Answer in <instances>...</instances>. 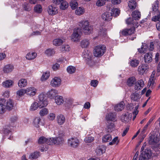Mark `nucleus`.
<instances>
[{
	"instance_id": "f257e3e1",
	"label": "nucleus",
	"mask_w": 160,
	"mask_h": 160,
	"mask_svg": "<svg viewBox=\"0 0 160 160\" xmlns=\"http://www.w3.org/2000/svg\"><path fill=\"white\" fill-rule=\"evenodd\" d=\"M78 25L80 29L86 34L91 33L93 30L92 26L90 24L88 20H82L79 22Z\"/></svg>"
},
{
	"instance_id": "f03ea898",
	"label": "nucleus",
	"mask_w": 160,
	"mask_h": 160,
	"mask_svg": "<svg viewBox=\"0 0 160 160\" xmlns=\"http://www.w3.org/2000/svg\"><path fill=\"white\" fill-rule=\"evenodd\" d=\"M159 2L158 1H155L152 6V13L153 14L155 15L152 19V21L156 22L159 21L160 22V14L158 10Z\"/></svg>"
},
{
	"instance_id": "7ed1b4c3",
	"label": "nucleus",
	"mask_w": 160,
	"mask_h": 160,
	"mask_svg": "<svg viewBox=\"0 0 160 160\" xmlns=\"http://www.w3.org/2000/svg\"><path fill=\"white\" fill-rule=\"evenodd\" d=\"M106 51V46L103 45H99L94 48L93 54L96 57L102 56Z\"/></svg>"
},
{
	"instance_id": "20e7f679",
	"label": "nucleus",
	"mask_w": 160,
	"mask_h": 160,
	"mask_svg": "<svg viewBox=\"0 0 160 160\" xmlns=\"http://www.w3.org/2000/svg\"><path fill=\"white\" fill-rule=\"evenodd\" d=\"M91 56V52L87 50H84L82 54V56L83 59L86 61V63L90 66L92 65L93 62L92 60V57Z\"/></svg>"
},
{
	"instance_id": "39448f33",
	"label": "nucleus",
	"mask_w": 160,
	"mask_h": 160,
	"mask_svg": "<svg viewBox=\"0 0 160 160\" xmlns=\"http://www.w3.org/2000/svg\"><path fill=\"white\" fill-rule=\"evenodd\" d=\"M152 153L150 149H145L141 153L139 158V160H148L151 158Z\"/></svg>"
},
{
	"instance_id": "423d86ee",
	"label": "nucleus",
	"mask_w": 160,
	"mask_h": 160,
	"mask_svg": "<svg viewBox=\"0 0 160 160\" xmlns=\"http://www.w3.org/2000/svg\"><path fill=\"white\" fill-rule=\"evenodd\" d=\"M148 140L149 144L153 145L154 147L156 148L158 147V143L159 139L156 135L150 133Z\"/></svg>"
},
{
	"instance_id": "0eeeda50",
	"label": "nucleus",
	"mask_w": 160,
	"mask_h": 160,
	"mask_svg": "<svg viewBox=\"0 0 160 160\" xmlns=\"http://www.w3.org/2000/svg\"><path fill=\"white\" fill-rule=\"evenodd\" d=\"M82 31L80 28H75L71 36L72 41L77 42L80 39Z\"/></svg>"
},
{
	"instance_id": "6e6552de",
	"label": "nucleus",
	"mask_w": 160,
	"mask_h": 160,
	"mask_svg": "<svg viewBox=\"0 0 160 160\" xmlns=\"http://www.w3.org/2000/svg\"><path fill=\"white\" fill-rule=\"evenodd\" d=\"M68 145L73 148H77L80 144L79 139L76 137H72L68 140Z\"/></svg>"
},
{
	"instance_id": "1a4fd4ad",
	"label": "nucleus",
	"mask_w": 160,
	"mask_h": 160,
	"mask_svg": "<svg viewBox=\"0 0 160 160\" xmlns=\"http://www.w3.org/2000/svg\"><path fill=\"white\" fill-rule=\"evenodd\" d=\"M62 80L61 78L59 77H55L51 81V86L54 88L59 87L61 84Z\"/></svg>"
},
{
	"instance_id": "9d476101",
	"label": "nucleus",
	"mask_w": 160,
	"mask_h": 160,
	"mask_svg": "<svg viewBox=\"0 0 160 160\" xmlns=\"http://www.w3.org/2000/svg\"><path fill=\"white\" fill-rule=\"evenodd\" d=\"M63 134L62 133L60 134L59 136L56 138H51V142L50 144H51V145L53 144H59L62 142L63 141Z\"/></svg>"
},
{
	"instance_id": "9b49d317",
	"label": "nucleus",
	"mask_w": 160,
	"mask_h": 160,
	"mask_svg": "<svg viewBox=\"0 0 160 160\" xmlns=\"http://www.w3.org/2000/svg\"><path fill=\"white\" fill-rule=\"evenodd\" d=\"M148 68V66L147 64H141L139 66L138 71L140 74L142 75L147 72Z\"/></svg>"
},
{
	"instance_id": "f8f14e48",
	"label": "nucleus",
	"mask_w": 160,
	"mask_h": 160,
	"mask_svg": "<svg viewBox=\"0 0 160 160\" xmlns=\"http://www.w3.org/2000/svg\"><path fill=\"white\" fill-rule=\"evenodd\" d=\"M26 94L29 96L32 97L36 94L37 92V89L34 87H31L26 89Z\"/></svg>"
},
{
	"instance_id": "ddd939ff",
	"label": "nucleus",
	"mask_w": 160,
	"mask_h": 160,
	"mask_svg": "<svg viewBox=\"0 0 160 160\" xmlns=\"http://www.w3.org/2000/svg\"><path fill=\"white\" fill-rule=\"evenodd\" d=\"M48 11L49 15H53L58 13V9L56 6L51 5L48 6Z\"/></svg>"
},
{
	"instance_id": "4468645a",
	"label": "nucleus",
	"mask_w": 160,
	"mask_h": 160,
	"mask_svg": "<svg viewBox=\"0 0 160 160\" xmlns=\"http://www.w3.org/2000/svg\"><path fill=\"white\" fill-rule=\"evenodd\" d=\"M14 69V66L12 65L8 64L4 66L2 70L5 73H10Z\"/></svg>"
},
{
	"instance_id": "2eb2a0df",
	"label": "nucleus",
	"mask_w": 160,
	"mask_h": 160,
	"mask_svg": "<svg viewBox=\"0 0 160 160\" xmlns=\"http://www.w3.org/2000/svg\"><path fill=\"white\" fill-rule=\"evenodd\" d=\"M102 18L104 21H110L112 18V13L108 12H106L102 14Z\"/></svg>"
},
{
	"instance_id": "dca6fc26",
	"label": "nucleus",
	"mask_w": 160,
	"mask_h": 160,
	"mask_svg": "<svg viewBox=\"0 0 160 160\" xmlns=\"http://www.w3.org/2000/svg\"><path fill=\"white\" fill-rule=\"evenodd\" d=\"M51 138H47L44 137H41L38 139V142L40 144L47 143L48 145H51V144H49L51 142Z\"/></svg>"
},
{
	"instance_id": "f3484780",
	"label": "nucleus",
	"mask_w": 160,
	"mask_h": 160,
	"mask_svg": "<svg viewBox=\"0 0 160 160\" xmlns=\"http://www.w3.org/2000/svg\"><path fill=\"white\" fill-rule=\"evenodd\" d=\"M58 94V91L54 89L49 90L47 93L48 97L51 99H53L55 96Z\"/></svg>"
},
{
	"instance_id": "a211bd4d",
	"label": "nucleus",
	"mask_w": 160,
	"mask_h": 160,
	"mask_svg": "<svg viewBox=\"0 0 160 160\" xmlns=\"http://www.w3.org/2000/svg\"><path fill=\"white\" fill-rule=\"evenodd\" d=\"M13 81L12 80L9 79L3 82L2 83V85L5 88H9L12 87L13 85Z\"/></svg>"
},
{
	"instance_id": "6ab92c4d",
	"label": "nucleus",
	"mask_w": 160,
	"mask_h": 160,
	"mask_svg": "<svg viewBox=\"0 0 160 160\" xmlns=\"http://www.w3.org/2000/svg\"><path fill=\"white\" fill-rule=\"evenodd\" d=\"M144 82L142 79H140L136 82L135 85V89L137 90H139L142 88L144 86Z\"/></svg>"
},
{
	"instance_id": "aec40b11",
	"label": "nucleus",
	"mask_w": 160,
	"mask_h": 160,
	"mask_svg": "<svg viewBox=\"0 0 160 160\" xmlns=\"http://www.w3.org/2000/svg\"><path fill=\"white\" fill-rule=\"evenodd\" d=\"M41 119L39 117H35L33 119L32 123L33 125L36 128H38L40 127Z\"/></svg>"
},
{
	"instance_id": "412c9836",
	"label": "nucleus",
	"mask_w": 160,
	"mask_h": 160,
	"mask_svg": "<svg viewBox=\"0 0 160 160\" xmlns=\"http://www.w3.org/2000/svg\"><path fill=\"white\" fill-rule=\"evenodd\" d=\"M14 106V102L11 99H9L6 102L5 107L6 108L9 110L13 109Z\"/></svg>"
},
{
	"instance_id": "4be33fe9",
	"label": "nucleus",
	"mask_w": 160,
	"mask_h": 160,
	"mask_svg": "<svg viewBox=\"0 0 160 160\" xmlns=\"http://www.w3.org/2000/svg\"><path fill=\"white\" fill-rule=\"evenodd\" d=\"M57 121L59 125H62L65 122V117L63 115L59 114L57 117Z\"/></svg>"
},
{
	"instance_id": "5701e85b",
	"label": "nucleus",
	"mask_w": 160,
	"mask_h": 160,
	"mask_svg": "<svg viewBox=\"0 0 160 160\" xmlns=\"http://www.w3.org/2000/svg\"><path fill=\"white\" fill-rule=\"evenodd\" d=\"M6 101L4 99L0 101V113L2 114L4 112L6 109L5 107Z\"/></svg>"
},
{
	"instance_id": "b1692460",
	"label": "nucleus",
	"mask_w": 160,
	"mask_h": 160,
	"mask_svg": "<svg viewBox=\"0 0 160 160\" xmlns=\"http://www.w3.org/2000/svg\"><path fill=\"white\" fill-rule=\"evenodd\" d=\"M132 16L133 19L138 20L141 18V12L138 10H135L132 12Z\"/></svg>"
},
{
	"instance_id": "393cba45",
	"label": "nucleus",
	"mask_w": 160,
	"mask_h": 160,
	"mask_svg": "<svg viewBox=\"0 0 160 160\" xmlns=\"http://www.w3.org/2000/svg\"><path fill=\"white\" fill-rule=\"evenodd\" d=\"M90 41L87 39H85L82 40L80 42V46L82 48H87L90 44Z\"/></svg>"
},
{
	"instance_id": "a878e982",
	"label": "nucleus",
	"mask_w": 160,
	"mask_h": 160,
	"mask_svg": "<svg viewBox=\"0 0 160 160\" xmlns=\"http://www.w3.org/2000/svg\"><path fill=\"white\" fill-rule=\"evenodd\" d=\"M55 102L57 105H60L63 103L64 100L62 96L57 95L55 97Z\"/></svg>"
},
{
	"instance_id": "bb28decb",
	"label": "nucleus",
	"mask_w": 160,
	"mask_h": 160,
	"mask_svg": "<svg viewBox=\"0 0 160 160\" xmlns=\"http://www.w3.org/2000/svg\"><path fill=\"white\" fill-rule=\"evenodd\" d=\"M18 86L20 88H24L27 85V80L24 78H21L18 82Z\"/></svg>"
},
{
	"instance_id": "cd10ccee",
	"label": "nucleus",
	"mask_w": 160,
	"mask_h": 160,
	"mask_svg": "<svg viewBox=\"0 0 160 160\" xmlns=\"http://www.w3.org/2000/svg\"><path fill=\"white\" fill-rule=\"evenodd\" d=\"M125 106V104L123 102H122L114 107V109L116 111H121L123 110Z\"/></svg>"
},
{
	"instance_id": "c85d7f7f",
	"label": "nucleus",
	"mask_w": 160,
	"mask_h": 160,
	"mask_svg": "<svg viewBox=\"0 0 160 160\" xmlns=\"http://www.w3.org/2000/svg\"><path fill=\"white\" fill-rule=\"evenodd\" d=\"M55 53V51L53 48H49L44 51V54L48 57L53 56Z\"/></svg>"
},
{
	"instance_id": "c756f323",
	"label": "nucleus",
	"mask_w": 160,
	"mask_h": 160,
	"mask_svg": "<svg viewBox=\"0 0 160 160\" xmlns=\"http://www.w3.org/2000/svg\"><path fill=\"white\" fill-rule=\"evenodd\" d=\"M152 55L150 52H148L144 55V60L146 63H149L152 60Z\"/></svg>"
},
{
	"instance_id": "7c9ffc66",
	"label": "nucleus",
	"mask_w": 160,
	"mask_h": 160,
	"mask_svg": "<svg viewBox=\"0 0 160 160\" xmlns=\"http://www.w3.org/2000/svg\"><path fill=\"white\" fill-rule=\"evenodd\" d=\"M135 28V27L132 28L125 29L122 31V34L125 35H131L134 33Z\"/></svg>"
},
{
	"instance_id": "2f4dec72",
	"label": "nucleus",
	"mask_w": 160,
	"mask_h": 160,
	"mask_svg": "<svg viewBox=\"0 0 160 160\" xmlns=\"http://www.w3.org/2000/svg\"><path fill=\"white\" fill-rule=\"evenodd\" d=\"M85 12V9L83 7H81L77 8L75 10V14L78 16L83 14Z\"/></svg>"
},
{
	"instance_id": "473e14b6",
	"label": "nucleus",
	"mask_w": 160,
	"mask_h": 160,
	"mask_svg": "<svg viewBox=\"0 0 160 160\" xmlns=\"http://www.w3.org/2000/svg\"><path fill=\"white\" fill-rule=\"evenodd\" d=\"M65 41V39H62L60 38H56L53 41V44L56 46H59L61 45Z\"/></svg>"
},
{
	"instance_id": "72a5a7b5",
	"label": "nucleus",
	"mask_w": 160,
	"mask_h": 160,
	"mask_svg": "<svg viewBox=\"0 0 160 160\" xmlns=\"http://www.w3.org/2000/svg\"><path fill=\"white\" fill-rule=\"evenodd\" d=\"M137 4L134 0H130L128 2V6L130 9H135L136 7Z\"/></svg>"
},
{
	"instance_id": "f704fd0d",
	"label": "nucleus",
	"mask_w": 160,
	"mask_h": 160,
	"mask_svg": "<svg viewBox=\"0 0 160 160\" xmlns=\"http://www.w3.org/2000/svg\"><path fill=\"white\" fill-rule=\"evenodd\" d=\"M37 56V54L36 52H30L27 54L26 58L28 60H31L34 59Z\"/></svg>"
},
{
	"instance_id": "c9c22d12",
	"label": "nucleus",
	"mask_w": 160,
	"mask_h": 160,
	"mask_svg": "<svg viewBox=\"0 0 160 160\" xmlns=\"http://www.w3.org/2000/svg\"><path fill=\"white\" fill-rule=\"evenodd\" d=\"M50 74V72L48 71H47L44 72L41 77V80L42 81H46L49 77Z\"/></svg>"
},
{
	"instance_id": "e433bc0d",
	"label": "nucleus",
	"mask_w": 160,
	"mask_h": 160,
	"mask_svg": "<svg viewBox=\"0 0 160 160\" xmlns=\"http://www.w3.org/2000/svg\"><path fill=\"white\" fill-rule=\"evenodd\" d=\"M107 129L108 132H112L114 129V124L110 121H108L107 123Z\"/></svg>"
},
{
	"instance_id": "4c0bfd02",
	"label": "nucleus",
	"mask_w": 160,
	"mask_h": 160,
	"mask_svg": "<svg viewBox=\"0 0 160 160\" xmlns=\"http://www.w3.org/2000/svg\"><path fill=\"white\" fill-rule=\"evenodd\" d=\"M60 50L61 52H69L70 51L71 48L67 44L63 45L60 47Z\"/></svg>"
},
{
	"instance_id": "58836bf2",
	"label": "nucleus",
	"mask_w": 160,
	"mask_h": 160,
	"mask_svg": "<svg viewBox=\"0 0 160 160\" xmlns=\"http://www.w3.org/2000/svg\"><path fill=\"white\" fill-rule=\"evenodd\" d=\"M129 116H130V118L132 116L131 115L128 114V113L122 115L121 118L122 121L123 122H128L129 120L130 119Z\"/></svg>"
},
{
	"instance_id": "ea45409f",
	"label": "nucleus",
	"mask_w": 160,
	"mask_h": 160,
	"mask_svg": "<svg viewBox=\"0 0 160 160\" xmlns=\"http://www.w3.org/2000/svg\"><path fill=\"white\" fill-rule=\"evenodd\" d=\"M136 82V79L134 77H132L128 79L127 81V84L130 86L133 84H135Z\"/></svg>"
},
{
	"instance_id": "a19ab883",
	"label": "nucleus",
	"mask_w": 160,
	"mask_h": 160,
	"mask_svg": "<svg viewBox=\"0 0 160 160\" xmlns=\"http://www.w3.org/2000/svg\"><path fill=\"white\" fill-rule=\"evenodd\" d=\"M17 119V117L15 116H13L10 118L9 122L10 127H12L14 126Z\"/></svg>"
},
{
	"instance_id": "79ce46f5",
	"label": "nucleus",
	"mask_w": 160,
	"mask_h": 160,
	"mask_svg": "<svg viewBox=\"0 0 160 160\" xmlns=\"http://www.w3.org/2000/svg\"><path fill=\"white\" fill-rule=\"evenodd\" d=\"M148 48V46L145 43L142 44L141 48L138 49V51L140 53H145L147 51Z\"/></svg>"
},
{
	"instance_id": "37998d69",
	"label": "nucleus",
	"mask_w": 160,
	"mask_h": 160,
	"mask_svg": "<svg viewBox=\"0 0 160 160\" xmlns=\"http://www.w3.org/2000/svg\"><path fill=\"white\" fill-rule=\"evenodd\" d=\"M68 7V4L66 1H62L61 2L60 6V8L62 10H64L67 9Z\"/></svg>"
},
{
	"instance_id": "c03bdc74",
	"label": "nucleus",
	"mask_w": 160,
	"mask_h": 160,
	"mask_svg": "<svg viewBox=\"0 0 160 160\" xmlns=\"http://www.w3.org/2000/svg\"><path fill=\"white\" fill-rule=\"evenodd\" d=\"M119 142V140L118 137L114 138L111 142L109 143V145H117Z\"/></svg>"
},
{
	"instance_id": "a18cd8bd",
	"label": "nucleus",
	"mask_w": 160,
	"mask_h": 160,
	"mask_svg": "<svg viewBox=\"0 0 160 160\" xmlns=\"http://www.w3.org/2000/svg\"><path fill=\"white\" fill-rule=\"evenodd\" d=\"M67 70L69 73L71 74L74 73L75 72L76 69L75 67L72 66H70L67 67Z\"/></svg>"
},
{
	"instance_id": "49530a36",
	"label": "nucleus",
	"mask_w": 160,
	"mask_h": 160,
	"mask_svg": "<svg viewBox=\"0 0 160 160\" xmlns=\"http://www.w3.org/2000/svg\"><path fill=\"white\" fill-rule=\"evenodd\" d=\"M111 135L109 134L105 135L102 139V141L104 142H108L112 139Z\"/></svg>"
},
{
	"instance_id": "de8ad7c7",
	"label": "nucleus",
	"mask_w": 160,
	"mask_h": 160,
	"mask_svg": "<svg viewBox=\"0 0 160 160\" xmlns=\"http://www.w3.org/2000/svg\"><path fill=\"white\" fill-rule=\"evenodd\" d=\"M49 112L47 108H44L40 111L39 114L40 115L42 116L43 117L46 115Z\"/></svg>"
},
{
	"instance_id": "09e8293b",
	"label": "nucleus",
	"mask_w": 160,
	"mask_h": 160,
	"mask_svg": "<svg viewBox=\"0 0 160 160\" xmlns=\"http://www.w3.org/2000/svg\"><path fill=\"white\" fill-rule=\"evenodd\" d=\"M106 118L108 121H110L112 122L115 120V115L113 113H110L106 116Z\"/></svg>"
},
{
	"instance_id": "8fccbe9b",
	"label": "nucleus",
	"mask_w": 160,
	"mask_h": 160,
	"mask_svg": "<svg viewBox=\"0 0 160 160\" xmlns=\"http://www.w3.org/2000/svg\"><path fill=\"white\" fill-rule=\"evenodd\" d=\"M38 107H39L38 103L37 102H34L32 104L30 110L31 111H34L37 110Z\"/></svg>"
},
{
	"instance_id": "3c124183",
	"label": "nucleus",
	"mask_w": 160,
	"mask_h": 160,
	"mask_svg": "<svg viewBox=\"0 0 160 160\" xmlns=\"http://www.w3.org/2000/svg\"><path fill=\"white\" fill-rule=\"evenodd\" d=\"M25 93H26L25 89H21L18 90L16 92V94L18 97H21L24 95Z\"/></svg>"
},
{
	"instance_id": "603ef678",
	"label": "nucleus",
	"mask_w": 160,
	"mask_h": 160,
	"mask_svg": "<svg viewBox=\"0 0 160 160\" xmlns=\"http://www.w3.org/2000/svg\"><path fill=\"white\" fill-rule=\"evenodd\" d=\"M38 103L40 108L46 107L48 104L47 100H44L41 101H38Z\"/></svg>"
},
{
	"instance_id": "864d4df0",
	"label": "nucleus",
	"mask_w": 160,
	"mask_h": 160,
	"mask_svg": "<svg viewBox=\"0 0 160 160\" xmlns=\"http://www.w3.org/2000/svg\"><path fill=\"white\" fill-rule=\"evenodd\" d=\"M139 63L138 60L135 59L131 61L130 64L131 66L132 67H137Z\"/></svg>"
},
{
	"instance_id": "5fc2aeb1",
	"label": "nucleus",
	"mask_w": 160,
	"mask_h": 160,
	"mask_svg": "<svg viewBox=\"0 0 160 160\" xmlns=\"http://www.w3.org/2000/svg\"><path fill=\"white\" fill-rule=\"evenodd\" d=\"M40 156V152H36L32 153L29 157L30 158L36 159Z\"/></svg>"
},
{
	"instance_id": "6e6d98bb",
	"label": "nucleus",
	"mask_w": 160,
	"mask_h": 160,
	"mask_svg": "<svg viewBox=\"0 0 160 160\" xmlns=\"http://www.w3.org/2000/svg\"><path fill=\"white\" fill-rule=\"evenodd\" d=\"M34 10L37 13H40L42 11V7L40 5H36L34 7Z\"/></svg>"
},
{
	"instance_id": "4d7b16f0",
	"label": "nucleus",
	"mask_w": 160,
	"mask_h": 160,
	"mask_svg": "<svg viewBox=\"0 0 160 160\" xmlns=\"http://www.w3.org/2000/svg\"><path fill=\"white\" fill-rule=\"evenodd\" d=\"M131 98L132 100L137 101L139 99V95L137 93H133L131 95Z\"/></svg>"
},
{
	"instance_id": "13d9d810",
	"label": "nucleus",
	"mask_w": 160,
	"mask_h": 160,
	"mask_svg": "<svg viewBox=\"0 0 160 160\" xmlns=\"http://www.w3.org/2000/svg\"><path fill=\"white\" fill-rule=\"evenodd\" d=\"M94 140V138L93 137H86L84 139V141L86 143H90L93 141Z\"/></svg>"
},
{
	"instance_id": "bf43d9fd",
	"label": "nucleus",
	"mask_w": 160,
	"mask_h": 160,
	"mask_svg": "<svg viewBox=\"0 0 160 160\" xmlns=\"http://www.w3.org/2000/svg\"><path fill=\"white\" fill-rule=\"evenodd\" d=\"M70 6L72 9H75L78 6V3L76 1H72L70 2Z\"/></svg>"
},
{
	"instance_id": "052dcab7",
	"label": "nucleus",
	"mask_w": 160,
	"mask_h": 160,
	"mask_svg": "<svg viewBox=\"0 0 160 160\" xmlns=\"http://www.w3.org/2000/svg\"><path fill=\"white\" fill-rule=\"evenodd\" d=\"M3 132L5 135L11 133V131L10 127L9 128L8 126H5L3 128Z\"/></svg>"
},
{
	"instance_id": "680f3d73",
	"label": "nucleus",
	"mask_w": 160,
	"mask_h": 160,
	"mask_svg": "<svg viewBox=\"0 0 160 160\" xmlns=\"http://www.w3.org/2000/svg\"><path fill=\"white\" fill-rule=\"evenodd\" d=\"M65 102L66 105L70 106L72 105L73 102V100L72 98H68L66 100Z\"/></svg>"
},
{
	"instance_id": "e2e57ef3",
	"label": "nucleus",
	"mask_w": 160,
	"mask_h": 160,
	"mask_svg": "<svg viewBox=\"0 0 160 160\" xmlns=\"http://www.w3.org/2000/svg\"><path fill=\"white\" fill-rule=\"evenodd\" d=\"M112 12H113V15H114L115 17H117L120 13V11L117 8H115L112 9Z\"/></svg>"
},
{
	"instance_id": "0e129e2a",
	"label": "nucleus",
	"mask_w": 160,
	"mask_h": 160,
	"mask_svg": "<svg viewBox=\"0 0 160 160\" xmlns=\"http://www.w3.org/2000/svg\"><path fill=\"white\" fill-rule=\"evenodd\" d=\"M105 3V1L104 0H98L96 3V5L98 7H101L103 6Z\"/></svg>"
},
{
	"instance_id": "69168bd1",
	"label": "nucleus",
	"mask_w": 160,
	"mask_h": 160,
	"mask_svg": "<svg viewBox=\"0 0 160 160\" xmlns=\"http://www.w3.org/2000/svg\"><path fill=\"white\" fill-rule=\"evenodd\" d=\"M38 98V101H41L44 100H47L46 98L45 95L43 93H41L39 95Z\"/></svg>"
},
{
	"instance_id": "338daca9",
	"label": "nucleus",
	"mask_w": 160,
	"mask_h": 160,
	"mask_svg": "<svg viewBox=\"0 0 160 160\" xmlns=\"http://www.w3.org/2000/svg\"><path fill=\"white\" fill-rule=\"evenodd\" d=\"M55 114L53 113H50L48 116V119L50 121H52L54 120L55 118Z\"/></svg>"
},
{
	"instance_id": "774afa93",
	"label": "nucleus",
	"mask_w": 160,
	"mask_h": 160,
	"mask_svg": "<svg viewBox=\"0 0 160 160\" xmlns=\"http://www.w3.org/2000/svg\"><path fill=\"white\" fill-rule=\"evenodd\" d=\"M98 81L95 80H91L90 85L91 86L93 87H96L98 85Z\"/></svg>"
}]
</instances>
